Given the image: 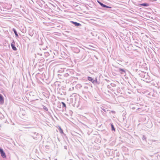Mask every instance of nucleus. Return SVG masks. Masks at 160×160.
Returning <instances> with one entry per match:
<instances>
[{
    "label": "nucleus",
    "mask_w": 160,
    "mask_h": 160,
    "mask_svg": "<svg viewBox=\"0 0 160 160\" xmlns=\"http://www.w3.org/2000/svg\"><path fill=\"white\" fill-rule=\"evenodd\" d=\"M87 79L88 81L91 82L94 84H99V83L97 81V78H95V79L94 80L92 77L88 76V77Z\"/></svg>",
    "instance_id": "nucleus-1"
},
{
    "label": "nucleus",
    "mask_w": 160,
    "mask_h": 160,
    "mask_svg": "<svg viewBox=\"0 0 160 160\" xmlns=\"http://www.w3.org/2000/svg\"><path fill=\"white\" fill-rule=\"evenodd\" d=\"M143 80L147 82H150L151 79L148 73H146L143 78Z\"/></svg>",
    "instance_id": "nucleus-2"
},
{
    "label": "nucleus",
    "mask_w": 160,
    "mask_h": 160,
    "mask_svg": "<svg viewBox=\"0 0 160 160\" xmlns=\"http://www.w3.org/2000/svg\"><path fill=\"white\" fill-rule=\"evenodd\" d=\"M147 73L144 72L139 71L137 72L138 74L141 78H143Z\"/></svg>",
    "instance_id": "nucleus-3"
},
{
    "label": "nucleus",
    "mask_w": 160,
    "mask_h": 160,
    "mask_svg": "<svg viewBox=\"0 0 160 160\" xmlns=\"http://www.w3.org/2000/svg\"><path fill=\"white\" fill-rule=\"evenodd\" d=\"M120 62L121 63H119L120 64H121L123 66H125L128 65V62H126L125 61H118Z\"/></svg>",
    "instance_id": "nucleus-4"
},
{
    "label": "nucleus",
    "mask_w": 160,
    "mask_h": 160,
    "mask_svg": "<svg viewBox=\"0 0 160 160\" xmlns=\"http://www.w3.org/2000/svg\"><path fill=\"white\" fill-rule=\"evenodd\" d=\"M11 45L12 48L13 50L14 51L17 50V48L15 46V42L13 40L12 42L11 43Z\"/></svg>",
    "instance_id": "nucleus-5"
},
{
    "label": "nucleus",
    "mask_w": 160,
    "mask_h": 160,
    "mask_svg": "<svg viewBox=\"0 0 160 160\" xmlns=\"http://www.w3.org/2000/svg\"><path fill=\"white\" fill-rule=\"evenodd\" d=\"M0 152L3 158H6V155L5 152H3L2 149L0 148Z\"/></svg>",
    "instance_id": "nucleus-6"
},
{
    "label": "nucleus",
    "mask_w": 160,
    "mask_h": 160,
    "mask_svg": "<svg viewBox=\"0 0 160 160\" xmlns=\"http://www.w3.org/2000/svg\"><path fill=\"white\" fill-rule=\"evenodd\" d=\"M98 2L101 6H102V7H103V8H111V7L107 6L105 4H103L102 3H101V2H99V1H98Z\"/></svg>",
    "instance_id": "nucleus-7"
},
{
    "label": "nucleus",
    "mask_w": 160,
    "mask_h": 160,
    "mask_svg": "<svg viewBox=\"0 0 160 160\" xmlns=\"http://www.w3.org/2000/svg\"><path fill=\"white\" fill-rule=\"evenodd\" d=\"M4 98L0 94V102L2 104L4 102Z\"/></svg>",
    "instance_id": "nucleus-8"
},
{
    "label": "nucleus",
    "mask_w": 160,
    "mask_h": 160,
    "mask_svg": "<svg viewBox=\"0 0 160 160\" xmlns=\"http://www.w3.org/2000/svg\"><path fill=\"white\" fill-rule=\"evenodd\" d=\"M73 50V52L75 53H78L80 51V50L76 48H74Z\"/></svg>",
    "instance_id": "nucleus-9"
},
{
    "label": "nucleus",
    "mask_w": 160,
    "mask_h": 160,
    "mask_svg": "<svg viewBox=\"0 0 160 160\" xmlns=\"http://www.w3.org/2000/svg\"><path fill=\"white\" fill-rule=\"evenodd\" d=\"M70 22L72 23H73V24H74V25L75 26H80V23H78L76 22H73V21H71Z\"/></svg>",
    "instance_id": "nucleus-10"
},
{
    "label": "nucleus",
    "mask_w": 160,
    "mask_h": 160,
    "mask_svg": "<svg viewBox=\"0 0 160 160\" xmlns=\"http://www.w3.org/2000/svg\"><path fill=\"white\" fill-rule=\"evenodd\" d=\"M119 72H120L122 74H123L125 73V70L122 68H119L118 69Z\"/></svg>",
    "instance_id": "nucleus-11"
},
{
    "label": "nucleus",
    "mask_w": 160,
    "mask_h": 160,
    "mask_svg": "<svg viewBox=\"0 0 160 160\" xmlns=\"http://www.w3.org/2000/svg\"><path fill=\"white\" fill-rule=\"evenodd\" d=\"M12 31L14 32V33L15 34L16 36L17 37H18V35L16 29L13 28L12 29Z\"/></svg>",
    "instance_id": "nucleus-12"
},
{
    "label": "nucleus",
    "mask_w": 160,
    "mask_h": 160,
    "mask_svg": "<svg viewBox=\"0 0 160 160\" xmlns=\"http://www.w3.org/2000/svg\"><path fill=\"white\" fill-rule=\"evenodd\" d=\"M116 91H117V92L118 93H120V94L122 93V92H121V89H120V88H119V87L117 88Z\"/></svg>",
    "instance_id": "nucleus-13"
},
{
    "label": "nucleus",
    "mask_w": 160,
    "mask_h": 160,
    "mask_svg": "<svg viewBox=\"0 0 160 160\" xmlns=\"http://www.w3.org/2000/svg\"><path fill=\"white\" fill-rule=\"evenodd\" d=\"M107 88L111 90L112 91H114V88H112V87H111V85H107Z\"/></svg>",
    "instance_id": "nucleus-14"
},
{
    "label": "nucleus",
    "mask_w": 160,
    "mask_h": 160,
    "mask_svg": "<svg viewBox=\"0 0 160 160\" xmlns=\"http://www.w3.org/2000/svg\"><path fill=\"white\" fill-rule=\"evenodd\" d=\"M111 129L112 131H115V129L114 128V125L112 124V123L111 124Z\"/></svg>",
    "instance_id": "nucleus-15"
},
{
    "label": "nucleus",
    "mask_w": 160,
    "mask_h": 160,
    "mask_svg": "<svg viewBox=\"0 0 160 160\" xmlns=\"http://www.w3.org/2000/svg\"><path fill=\"white\" fill-rule=\"evenodd\" d=\"M58 128L59 129V132L61 133L62 134L63 133V131L62 129L61 128L60 126H58Z\"/></svg>",
    "instance_id": "nucleus-16"
},
{
    "label": "nucleus",
    "mask_w": 160,
    "mask_h": 160,
    "mask_svg": "<svg viewBox=\"0 0 160 160\" xmlns=\"http://www.w3.org/2000/svg\"><path fill=\"white\" fill-rule=\"evenodd\" d=\"M110 85L112 88H114L116 86V84L114 83H111Z\"/></svg>",
    "instance_id": "nucleus-17"
},
{
    "label": "nucleus",
    "mask_w": 160,
    "mask_h": 160,
    "mask_svg": "<svg viewBox=\"0 0 160 160\" xmlns=\"http://www.w3.org/2000/svg\"><path fill=\"white\" fill-rule=\"evenodd\" d=\"M142 140L143 141H146V137H145V136L144 135H143L142 136Z\"/></svg>",
    "instance_id": "nucleus-18"
},
{
    "label": "nucleus",
    "mask_w": 160,
    "mask_h": 160,
    "mask_svg": "<svg viewBox=\"0 0 160 160\" xmlns=\"http://www.w3.org/2000/svg\"><path fill=\"white\" fill-rule=\"evenodd\" d=\"M141 5L143 6H146V7H147V6H148V3H142Z\"/></svg>",
    "instance_id": "nucleus-19"
},
{
    "label": "nucleus",
    "mask_w": 160,
    "mask_h": 160,
    "mask_svg": "<svg viewBox=\"0 0 160 160\" xmlns=\"http://www.w3.org/2000/svg\"><path fill=\"white\" fill-rule=\"evenodd\" d=\"M34 33L32 31L31 32L29 31V35L31 36H32Z\"/></svg>",
    "instance_id": "nucleus-20"
},
{
    "label": "nucleus",
    "mask_w": 160,
    "mask_h": 160,
    "mask_svg": "<svg viewBox=\"0 0 160 160\" xmlns=\"http://www.w3.org/2000/svg\"><path fill=\"white\" fill-rule=\"evenodd\" d=\"M62 104L63 107H66V104H65L64 102H62Z\"/></svg>",
    "instance_id": "nucleus-21"
},
{
    "label": "nucleus",
    "mask_w": 160,
    "mask_h": 160,
    "mask_svg": "<svg viewBox=\"0 0 160 160\" xmlns=\"http://www.w3.org/2000/svg\"><path fill=\"white\" fill-rule=\"evenodd\" d=\"M101 111H102V110H103L105 112H106V110L105 109H104L103 108H101Z\"/></svg>",
    "instance_id": "nucleus-22"
},
{
    "label": "nucleus",
    "mask_w": 160,
    "mask_h": 160,
    "mask_svg": "<svg viewBox=\"0 0 160 160\" xmlns=\"http://www.w3.org/2000/svg\"><path fill=\"white\" fill-rule=\"evenodd\" d=\"M40 3H41V5H42V3H45V2L44 1L42 0H41V1H40Z\"/></svg>",
    "instance_id": "nucleus-23"
},
{
    "label": "nucleus",
    "mask_w": 160,
    "mask_h": 160,
    "mask_svg": "<svg viewBox=\"0 0 160 160\" xmlns=\"http://www.w3.org/2000/svg\"><path fill=\"white\" fill-rule=\"evenodd\" d=\"M156 64L157 65V66L158 67H159H159H160L158 65V64H159V63H158V62H157V63H156Z\"/></svg>",
    "instance_id": "nucleus-24"
},
{
    "label": "nucleus",
    "mask_w": 160,
    "mask_h": 160,
    "mask_svg": "<svg viewBox=\"0 0 160 160\" xmlns=\"http://www.w3.org/2000/svg\"><path fill=\"white\" fill-rule=\"evenodd\" d=\"M105 80L107 82H110V80L107 79H105Z\"/></svg>",
    "instance_id": "nucleus-25"
},
{
    "label": "nucleus",
    "mask_w": 160,
    "mask_h": 160,
    "mask_svg": "<svg viewBox=\"0 0 160 160\" xmlns=\"http://www.w3.org/2000/svg\"><path fill=\"white\" fill-rule=\"evenodd\" d=\"M135 108H136L135 107H132V109L134 110V109H135Z\"/></svg>",
    "instance_id": "nucleus-26"
},
{
    "label": "nucleus",
    "mask_w": 160,
    "mask_h": 160,
    "mask_svg": "<svg viewBox=\"0 0 160 160\" xmlns=\"http://www.w3.org/2000/svg\"><path fill=\"white\" fill-rule=\"evenodd\" d=\"M54 7H56V6L55 5H54V4H51Z\"/></svg>",
    "instance_id": "nucleus-27"
},
{
    "label": "nucleus",
    "mask_w": 160,
    "mask_h": 160,
    "mask_svg": "<svg viewBox=\"0 0 160 160\" xmlns=\"http://www.w3.org/2000/svg\"><path fill=\"white\" fill-rule=\"evenodd\" d=\"M156 141V140H153V142H155Z\"/></svg>",
    "instance_id": "nucleus-28"
},
{
    "label": "nucleus",
    "mask_w": 160,
    "mask_h": 160,
    "mask_svg": "<svg viewBox=\"0 0 160 160\" xmlns=\"http://www.w3.org/2000/svg\"><path fill=\"white\" fill-rule=\"evenodd\" d=\"M140 109V108H138L137 109V110H138V109Z\"/></svg>",
    "instance_id": "nucleus-29"
},
{
    "label": "nucleus",
    "mask_w": 160,
    "mask_h": 160,
    "mask_svg": "<svg viewBox=\"0 0 160 160\" xmlns=\"http://www.w3.org/2000/svg\"><path fill=\"white\" fill-rule=\"evenodd\" d=\"M142 65V66H144V65H143V64H142V65Z\"/></svg>",
    "instance_id": "nucleus-30"
},
{
    "label": "nucleus",
    "mask_w": 160,
    "mask_h": 160,
    "mask_svg": "<svg viewBox=\"0 0 160 160\" xmlns=\"http://www.w3.org/2000/svg\"><path fill=\"white\" fill-rule=\"evenodd\" d=\"M158 61L160 62V61L159 60H158Z\"/></svg>",
    "instance_id": "nucleus-31"
}]
</instances>
